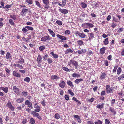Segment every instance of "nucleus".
I'll use <instances>...</instances> for the list:
<instances>
[{"instance_id":"obj_61","label":"nucleus","mask_w":124,"mask_h":124,"mask_svg":"<svg viewBox=\"0 0 124 124\" xmlns=\"http://www.w3.org/2000/svg\"><path fill=\"white\" fill-rule=\"evenodd\" d=\"M26 2L30 4H32L33 3V2L32 0H26Z\"/></svg>"},{"instance_id":"obj_17","label":"nucleus","mask_w":124,"mask_h":124,"mask_svg":"<svg viewBox=\"0 0 124 124\" xmlns=\"http://www.w3.org/2000/svg\"><path fill=\"white\" fill-rule=\"evenodd\" d=\"M24 98L23 97H20L16 100V102L18 103H21L23 102L24 101Z\"/></svg>"},{"instance_id":"obj_56","label":"nucleus","mask_w":124,"mask_h":124,"mask_svg":"<svg viewBox=\"0 0 124 124\" xmlns=\"http://www.w3.org/2000/svg\"><path fill=\"white\" fill-rule=\"evenodd\" d=\"M100 94L101 96H104L106 94V92L105 91H102L101 93Z\"/></svg>"},{"instance_id":"obj_8","label":"nucleus","mask_w":124,"mask_h":124,"mask_svg":"<svg viewBox=\"0 0 124 124\" xmlns=\"http://www.w3.org/2000/svg\"><path fill=\"white\" fill-rule=\"evenodd\" d=\"M7 107L11 111H13L15 109L14 107L12 106L11 103L10 101H8V102L7 104Z\"/></svg>"},{"instance_id":"obj_9","label":"nucleus","mask_w":124,"mask_h":124,"mask_svg":"<svg viewBox=\"0 0 124 124\" xmlns=\"http://www.w3.org/2000/svg\"><path fill=\"white\" fill-rule=\"evenodd\" d=\"M25 104L28 106V107L30 108H33L32 107V102L27 100H26L25 102Z\"/></svg>"},{"instance_id":"obj_11","label":"nucleus","mask_w":124,"mask_h":124,"mask_svg":"<svg viewBox=\"0 0 124 124\" xmlns=\"http://www.w3.org/2000/svg\"><path fill=\"white\" fill-rule=\"evenodd\" d=\"M5 57L7 60H10L11 59L12 56L10 52H7L6 55Z\"/></svg>"},{"instance_id":"obj_64","label":"nucleus","mask_w":124,"mask_h":124,"mask_svg":"<svg viewBox=\"0 0 124 124\" xmlns=\"http://www.w3.org/2000/svg\"><path fill=\"white\" fill-rule=\"evenodd\" d=\"M105 124H109L110 122L109 121L108 119H105Z\"/></svg>"},{"instance_id":"obj_23","label":"nucleus","mask_w":124,"mask_h":124,"mask_svg":"<svg viewBox=\"0 0 124 124\" xmlns=\"http://www.w3.org/2000/svg\"><path fill=\"white\" fill-rule=\"evenodd\" d=\"M13 66L15 67H17L20 69H23V67L22 65L19 64V63L14 64L13 65Z\"/></svg>"},{"instance_id":"obj_28","label":"nucleus","mask_w":124,"mask_h":124,"mask_svg":"<svg viewBox=\"0 0 124 124\" xmlns=\"http://www.w3.org/2000/svg\"><path fill=\"white\" fill-rule=\"evenodd\" d=\"M104 103L101 104H98L96 106L97 108L99 109L102 108L104 107Z\"/></svg>"},{"instance_id":"obj_46","label":"nucleus","mask_w":124,"mask_h":124,"mask_svg":"<svg viewBox=\"0 0 124 124\" xmlns=\"http://www.w3.org/2000/svg\"><path fill=\"white\" fill-rule=\"evenodd\" d=\"M45 49L44 46H41L39 47V50L40 51H43Z\"/></svg>"},{"instance_id":"obj_48","label":"nucleus","mask_w":124,"mask_h":124,"mask_svg":"<svg viewBox=\"0 0 124 124\" xmlns=\"http://www.w3.org/2000/svg\"><path fill=\"white\" fill-rule=\"evenodd\" d=\"M72 76L73 77H80V75L76 73H74L72 75Z\"/></svg>"},{"instance_id":"obj_19","label":"nucleus","mask_w":124,"mask_h":124,"mask_svg":"<svg viewBox=\"0 0 124 124\" xmlns=\"http://www.w3.org/2000/svg\"><path fill=\"white\" fill-rule=\"evenodd\" d=\"M109 110L114 115H115L116 114V112L115 110L113 108L110 107H109Z\"/></svg>"},{"instance_id":"obj_58","label":"nucleus","mask_w":124,"mask_h":124,"mask_svg":"<svg viewBox=\"0 0 124 124\" xmlns=\"http://www.w3.org/2000/svg\"><path fill=\"white\" fill-rule=\"evenodd\" d=\"M47 60L48 63L49 64L53 62L52 59L50 58H49Z\"/></svg>"},{"instance_id":"obj_7","label":"nucleus","mask_w":124,"mask_h":124,"mask_svg":"<svg viewBox=\"0 0 124 124\" xmlns=\"http://www.w3.org/2000/svg\"><path fill=\"white\" fill-rule=\"evenodd\" d=\"M37 112H36L35 111H32L31 112V114L32 115L34 116L39 120H41L42 119L41 117L40 116L39 114L37 113Z\"/></svg>"},{"instance_id":"obj_32","label":"nucleus","mask_w":124,"mask_h":124,"mask_svg":"<svg viewBox=\"0 0 124 124\" xmlns=\"http://www.w3.org/2000/svg\"><path fill=\"white\" fill-rule=\"evenodd\" d=\"M43 4L46 5H48L49 3V0H42Z\"/></svg>"},{"instance_id":"obj_14","label":"nucleus","mask_w":124,"mask_h":124,"mask_svg":"<svg viewBox=\"0 0 124 124\" xmlns=\"http://www.w3.org/2000/svg\"><path fill=\"white\" fill-rule=\"evenodd\" d=\"M65 82L64 81H62L60 83L59 86L61 88H63L65 87Z\"/></svg>"},{"instance_id":"obj_5","label":"nucleus","mask_w":124,"mask_h":124,"mask_svg":"<svg viewBox=\"0 0 124 124\" xmlns=\"http://www.w3.org/2000/svg\"><path fill=\"white\" fill-rule=\"evenodd\" d=\"M34 108H36L34 110V111L36 112H39L40 111L41 109L40 107L37 105V103H35L33 105Z\"/></svg>"},{"instance_id":"obj_59","label":"nucleus","mask_w":124,"mask_h":124,"mask_svg":"<svg viewBox=\"0 0 124 124\" xmlns=\"http://www.w3.org/2000/svg\"><path fill=\"white\" fill-rule=\"evenodd\" d=\"M118 67V66L117 65L116 66H115L114 68L113 69V72L114 73L115 72H116V70L117 68Z\"/></svg>"},{"instance_id":"obj_49","label":"nucleus","mask_w":124,"mask_h":124,"mask_svg":"<svg viewBox=\"0 0 124 124\" xmlns=\"http://www.w3.org/2000/svg\"><path fill=\"white\" fill-rule=\"evenodd\" d=\"M68 93L69 94L71 95L72 96H74V93L71 90H69L68 91Z\"/></svg>"},{"instance_id":"obj_34","label":"nucleus","mask_w":124,"mask_h":124,"mask_svg":"<svg viewBox=\"0 0 124 124\" xmlns=\"http://www.w3.org/2000/svg\"><path fill=\"white\" fill-rule=\"evenodd\" d=\"M37 62H41L42 61V57L40 55H38L37 58Z\"/></svg>"},{"instance_id":"obj_12","label":"nucleus","mask_w":124,"mask_h":124,"mask_svg":"<svg viewBox=\"0 0 124 124\" xmlns=\"http://www.w3.org/2000/svg\"><path fill=\"white\" fill-rule=\"evenodd\" d=\"M106 47L103 46L101 48L100 50V53L103 55L105 52V51L106 50Z\"/></svg>"},{"instance_id":"obj_37","label":"nucleus","mask_w":124,"mask_h":124,"mask_svg":"<svg viewBox=\"0 0 124 124\" xmlns=\"http://www.w3.org/2000/svg\"><path fill=\"white\" fill-rule=\"evenodd\" d=\"M26 26H25V27L23 28L22 29V31L23 32V34L26 33L27 31H28L27 29H26Z\"/></svg>"},{"instance_id":"obj_10","label":"nucleus","mask_w":124,"mask_h":124,"mask_svg":"<svg viewBox=\"0 0 124 124\" xmlns=\"http://www.w3.org/2000/svg\"><path fill=\"white\" fill-rule=\"evenodd\" d=\"M73 116L75 118V119L77 120L79 123H81L82 121L80 119L81 117L79 115H74Z\"/></svg>"},{"instance_id":"obj_16","label":"nucleus","mask_w":124,"mask_h":124,"mask_svg":"<svg viewBox=\"0 0 124 124\" xmlns=\"http://www.w3.org/2000/svg\"><path fill=\"white\" fill-rule=\"evenodd\" d=\"M59 10L61 13L64 14H67L68 12V10L64 9H62L60 8Z\"/></svg>"},{"instance_id":"obj_1","label":"nucleus","mask_w":124,"mask_h":124,"mask_svg":"<svg viewBox=\"0 0 124 124\" xmlns=\"http://www.w3.org/2000/svg\"><path fill=\"white\" fill-rule=\"evenodd\" d=\"M73 64L75 67V68L76 69L78 66V63L75 60H70L68 62V65L69 66L71 67V64Z\"/></svg>"},{"instance_id":"obj_35","label":"nucleus","mask_w":124,"mask_h":124,"mask_svg":"<svg viewBox=\"0 0 124 124\" xmlns=\"http://www.w3.org/2000/svg\"><path fill=\"white\" fill-rule=\"evenodd\" d=\"M28 92H25L24 91L22 92V96L24 97H26L27 95Z\"/></svg>"},{"instance_id":"obj_13","label":"nucleus","mask_w":124,"mask_h":124,"mask_svg":"<svg viewBox=\"0 0 124 124\" xmlns=\"http://www.w3.org/2000/svg\"><path fill=\"white\" fill-rule=\"evenodd\" d=\"M28 10L26 8H23L22 9V16H24L26 15Z\"/></svg>"},{"instance_id":"obj_52","label":"nucleus","mask_w":124,"mask_h":124,"mask_svg":"<svg viewBox=\"0 0 124 124\" xmlns=\"http://www.w3.org/2000/svg\"><path fill=\"white\" fill-rule=\"evenodd\" d=\"M124 78V74H122L120 76L118 77V79L119 80H122L123 78Z\"/></svg>"},{"instance_id":"obj_44","label":"nucleus","mask_w":124,"mask_h":124,"mask_svg":"<svg viewBox=\"0 0 124 124\" xmlns=\"http://www.w3.org/2000/svg\"><path fill=\"white\" fill-rule=\"evenodd\" d=\"M81 7L83 8H85L87 6V4L84 2H82L81 3Z\"/></svg>"},{"instance_id":"obj_43","label":"nucleus","mask_w":124,"mask_h":124,"mask_svg":"<svg viewBox=\"0 0 124 124\" xmlns=\"http://www.w3.org/2000/svg\"><path fill=\"white\" fill-rule=\"evenodd\" d=\"M30 79L29 77H26L24 79V81L25 82H26L28 83H29L30 81Z\"/></svg>"},{"instance_id":"obj_47","label":"nucleus","mask_w":124,"mask_h":124,"mask_svg":"<svg viewBox=\"0 0 124 124\" xmlns=\"http://www.w3.org/2000/svg\"><path fill=\"white\" fill-rule=\"evenodd\" d=\"M122 69L121 68L119 67L118 68L117 70V74L119 75L121 72Z\"/></svg>"},{"instance_id":"obj_38","label":"nucleus","mask_w":124,"mask_h":124,"mask_svg":"<svg viewBox=\"0 0 124 124\" xmlns=\"http://www.w3.org/2000/svg\"><path fill=\"white\" fill-rule=\"evenodd\" d=\"M67 84L73 87L74 85H73L72 83V82L70 80L69 81H67Z\"/></svg>"},{"instance_id":"obj_36","label":"nucleus","mask_w":124,"mask_h":124,"mask_svg":"<svg viewBox=\"0 0 124 124\" xmlns=\"http://www.w3.org/2000/svg\"><path fill=\"white\" fill-rule=\"evenodd\" d=\"M3 19L2 18H0V28H1L3 25V24L2 21Z\"/></svg>"},{"instance_id":"obj_20","label":"nucleus","mask_w":124,"mask_h":124,"mask_svg":"<svg viewBox=\"0 0 124 124\" xmlns=\"http://www.w3.org/2000/svg\"><path fill=\"white\" fill-rule=\"evenodd\" d=\"M106 76V74L105 72L102 73L101 74L100 76V78L102 80L105 78Z\"/></svg>"},{"instance_id":"obj_24","label":"nucleus","mask_w":124,"mask_h":124,"mask_svg":"<svg viewBox=\"0 0 124 124\" xmlns=\"http://www.w3.org/2000/svg\"><path fill=\"white\" fill-rule=\"evenodd\" d=\"M62 69L63 70H64L66 72H70L71 71H72L73 70H74V69H68L67 68L63 67H62Z\"/></svg>"},{"instance_id":"obj_62","label":"nucleus","mask_w":124,"mask_h":124,"mask_svg":"<svg viewBox=\"0 0 124 124\" xmlns=\"http://www.w3.org/2000/svg\"><path fill=\"white\" fill-rule=\"evenodd\" d=\"M115 99H113L111 101V103L112 105L115 104Z\"/></svg>"},{"instance_id":"obj_15","label":"nucleus","mask_w":124,"mask_h":124,"mask_svg":"<svg viewBox=\"0 0 124 124\" xmlns=\"http://www.w3.org/2000/svg\"><path fill=\"white\" fill-rule=\"evenodd\" d=\"M13 74L14 76L17 77H19L21 76L19 73L16 71H14Z\"/></svg>"},{"instance_id":"obj_31","label":"nucleus","mask_w":124,"mask_h":124,"mask_svg":"<svg viewBox=\"0 0 124 124\" xmlns=\"http://www.w3.org/2000/svg\"><path fill=\"white\" fill-rule=\"evenodd\" d=\"M50 54H51L54 58H58V55L54 53L53 52H51L50 53Z\"/></svg>"},{"instance_id":"obj_41","label":"nucleus","mask_w":124,"mask_h":124,"mask_svg":"<svg viewBox=\"0 0 124 124\" xmlns=\"http://www.w3.org/2000/svg\"><path fill=\"white\" fill-rule=\"evenodd\" d=\"M86 24H87V26L88 27V28H92L94 27V26L92 24L90 23H86Z\"/></svg>"},{"instance_id":"obj_25","label":"nucleus","mask_w":124,"mask_h":124,"mask_svg":"<svg viewBox=\"0 0 124 124\" xmlns=\"http://www.w3.org/2000/svg\"><path fill=\"white\" fill-rule=\"evenodd\" d=\"M73 51L70 48H68L65 51V54H68L69 53H72Z\"/></svg>"},{"instance_id":"obj_30","label":"nucleus","mask_w":124,"mask_h":124,"mask_svg":"<svg viewBox=\"0 0 124 124\" xmlns=\"http://www.w3.org/2000/svg\"><path fill=\"white\" fill-rule=\"evenodd\" d=\"M83 81V79L82 78L78 79L75 80L74 82L77 84H78L80 82L82 81Z\"/></svg>"},{"instance_id":"obj_29","label":"nucleus","mask_w":124,"mask_h":124,"mask_svg":"<svg viewBox=\"0 0 124 124\" xmlns=\"http://www.w3.org/2000/svg\"><path fill=\"white\" fill-rule=\"evenodd\" d=\"M51 78L52 79L54 80L55 79H59L60 78L55 75H52Z\"/></svg>"},{"instance_id":"obj_3","label":"nucleus","mask_w":124,"mask_h":124,"mask_svg":"<svg viewBox=\"0 0 124 124\" xmlns=\"http://www.w3.org/2000/svg\"><path fill=\"white\" fill-rule=\"evenodd\" d=\"M52 38L49 35H48L47 36H44L41 39V41L42 42H45L47 41H49L52 39Z\"/></svg>"},{"instance_id":"obj_27","label":"nucleus","mask_w":124,"mask_h":124,"mask_svg":"<svg viewBox=\"0 0 124 124\" xmlns=\"http://www.w3.org/2000/svg\"><path fill=\"white\" fill-rule=\"evenodd\" d=\"M24 60L23 58H21L19 59V61L17 62L18 63L23 64L24 63Z\"/></svg>"},{"instance_id":"obj_22","label":"nucleus","mask_w":124,"mask_h":124,"mask_svg":"<svg viewBox=\"0 0 124 124\" xmlns=\"http://www.w3.org/2000/svg\"><path fill=\"white\" fill-rule=\"evenodd\" d=\"M89 35V40L91 41L93 39L94 37V35L92 33H88Z\"/></svg>"},{"instance_id":"obj_53","label":"nucleus","mask_w":124,"mask_h":124,"mask_svg":"<svg viewBox=\"0 0 124 124\" xmlns=\"http://www.w3.org/2000/svg\"><path fill=\"white\" fill-rule=\"evenodd\" d=\"M82 27L84 28H88V27L87 26V24L86 23H84L83 24L81 25Z\"/></svg>"},{"instance_id":"obj_55","label":"nucleus","mask_w":124,"mask_h":124,"mask_svg":"<svg viewBox=\"0 0 124 124\" xmlns=\"http://www.w3.org/2000/svg\"><path fill=\"white\" fill-rule=\"evenodd\" d=\"M70 30H66L64 33L65 34L69 35L70 34Z\"/></svg>"},{"instance_id":"obj_2","label":"nucleus","mask_w":124,"mask_h":124,"mask_svg":"<svg viewBox=\"0 0 124 124\" xmlns=\"http://www.w3.org/2000/svg\"><path fill=\"white\" fill-rule=\"evenodd\" d=\"M106 91L107 93H112L114 91L113 88H111L109 85H107L105 87Z\"/></svg>"},{"instance_id":"obj_18","label":"nucleus","mask_w":124,"mask_h":124,"mask_svg":"<svg viewBox=\"0 0 124 124\" xmlns=\"http://www.w3.org/2000/svg\"><path fill=\"white\" fill-rule=\"evenodd\" d=\"M48 31H49L50 34L53 37H55V34L53 30L51 29H48Z\"/></svg>"},{"instance_id":"obj_4","label":"nucleus","mask_w":124,"mask_h":124,"mask_svg":"<svg viewBox=\"0 0 124 124\" xmlns=\"http://www.w3.org/2000/svg\"><path fill=\"white\" fill-rule=\"evenodd\" d=\"M57 38L61 39L60 42H63L64 41H66L67 40V38L66 37L64 36L61 35L59 34H57L56 35Z\"/></svg>"},{"instance_id":"obj_60","label":"nucleus","mask_w":124,"mask_h":124,"mask_svg":"<svg viewBox=\"0 0 124 124\" xmlns=\"http://www.w3.org/2000/svg\"><path fill=\"white\" fill-rule=\"evenodd\" d=\"M35 2L36 3V5L39 7V8H40L41 7V5L40 3L37 1H35Z\"/></svg>"},{"instance_id":"obj_50","label":"nucleus","mask_w":124,"mask_h":124,"mask_svg":"<svg viewBox=\"0 0 124 124\" xmlns=\"http://www.w3.org/2000/svg\"><path fill=\"white\" fill-rule=\"evenodd\" d=\"M74 33L76 36L78 35L79 37L81 33L79 31H75Z\"/></svg>"},{"instance_id":"obj_33","label":"nucleus","mask_w":124,"mask_h":124,"mask_svg":"<svg viewBox=\"0 0 124 124\" xmlns=\"http://www.w3.org/2000/svg\"><path fill=\"white\" fill-rule=\"evenodd\" d=\"M9 16L11 18L13 19L14 20H15L16 19V16L14 14L10 15Z\"/></svg>"},{"instance_id":"obj_6","label":"nucleus","mask_w":124,"mask_h":124,"mask_svg":"<svg viewBox=\"0 0 124 124\" xmlns=\"http://www.w3.org/2000/svg\"><path fill=\"white\" fill-rule=\"evenodd\" d=\"M14 92H15L17 95H19L21 91L16 86H14L13 87Z\"/></svg>"},{"instance_id":"obj_40","label":"nucleus","mask_w":124,"mask_h":124,"mask_svg":"<svg viewBox=\"0 0 124 124\" xmlns=\"http://www.w3.org/2000/svg\"><path fill=\"white\" fill-rule=\"evenodd\" d=\"M104 44L105 45L108 44L109 43L108 39V38H106L104 41Z\"/></svg>"},{"instance_id":"obj_26","label":"nucleus","mask_w":124,"mask_h":124,"mask_svg":"<svg viewBox=\"0 0 124 124\" xmlns=\"http://www.w3.org/2000/svg\"><path fill=\"white\" fill-rule=\"evenodd\" d=\"M77 43L79 46H80L84 44V42L82 40H79L77 41Z\"/></svg>"},{"instance_id":"obj_63","label":"nucleus","mask_w":124,"mask_h":124,"mask_svg":"<svg viewBox=\"0 0 124 124\" xmlns=\"http://www.w3.org/2000/svg\"><path fill=\"white\" fill-rule=\"evenodd\" d=\"M48 57V55L47 54H46L43 57V60L44 61H45L47 59V58Z\"/></svg>"},{"instance_id":"obj_42","label":"nucleus","mask_w":124,"mask_h":124,"mask_svg":"<svg viewBox=\"0 0 124 124\" xmlns=\"http://www.w3.org/2000/svg\"><path fill=\"white\" fill-rule=\"evenodd\" d=\"M102 123L103 122L100 120H98L94 122L95 124H102Z\"/></svg>"},{"instance_id":"obj_51","label":"nucleus","mask_w":124,"mask_h":124,"mask_svg":"<svg viewBox=\"0 0 124 124\" xmlns=\"http://www.w3.org/2000/svg\"><path fill=\"white\" fill-rule=\"evenodd\" d=\"M56 22L59 25H61L62 24V22L60 20H57L56 21Z\"/></svg>"},{"instance_id":"obj_54","label":"nucleus","mask_w":124,"mask_h":124,"mask_svg":"<svg viewBox=\"0 0 124 124\" xmlns=\"http://www.w3.org/2000/svg\"><path fill=\"white\" fill-rule=\"evenodd\" d=\"M26 28L28 30H32L34 29L33 27L29 26H26Z\"/></svg>"},{"instance_id":"obj_57","label":"nucleus","mask_w":124,"mask_h":124,"mask_svg":"<svg viewBox=\"0 0 124 124\" xmlns=\"http://www.w3.org/2000/svg\"><path fill=\"white\" fill-rule=\"evenodd\" d=\"M86 36V35L85 34L81 33L79 37L81 38H85Z\"/></svg>"},{"instance_id":"obj_45","label":"nucleus","mask_w":124,"mask_h":124,"mask_svg":"<svg viewBox=\"0 0 124 124\" xmlns=\"http://www.w3.org/2000/svg\"><path fill=\"white\" fill-rule=\"evenodd\" d=\"M66 0H62V4H61L62 5L61 6L62 7L64 6L66 3Z\"/></svg>"},{"instance_id":"obj_21","label":"nucleus","mask_w":124,"mask_h":124,"mask_svg":"<svg viewBox=\"0 0 124 124\" xmlns=\"http://www.w3.org/2000/svg\"><path fill=\"white\" fill-rule=\"evenodd\" d=\"M8 87H0V89L3 91L5 93H7L8 91Z\"/></svg>"},{"instance_id":"obj_39","label":"nucleus","mask_w":124,"mask_h":124,"mask_svg":"<svg viewBox=\"0 0 124 124\" xmlns=\"http://www.w3.org/2000/svg\"><path fill=\"white\" fill-rule=\"evenodd\" d=\"M55 118L56 119H59L60 118V115L58 113H56L54 115Z\"/></svg>"}]
</instances>
